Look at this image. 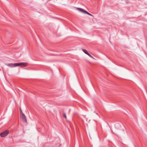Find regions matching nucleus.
Masks as SVG:
<instances>
[{
  "label": "nucleus",
  "instance_id": "f257e3e1",
  "mask_svg": "<svg viewBox=\"0 0 147 147\" xmlns=\"http://www.w3.org/2000/svg\"><path fill=\"white\" fill-rule=\"evenodd\" d=\"M76 10L84 14H86L88 15L89 16L88 17V18H94V17L92 15L89 13L87 11L83 9L80 8H76Z\"/></svg>",
  "mask_w": 147,
  "mask_h": 147
},
{
  "label": "nucleus",
  "instance_id": "f03ea898",
  "mask_svg": "<svg viewBox=\"0 0 147 147\" xmlns=\"http://www.w3.org/2000/svg\"><path fill=\"white\" fill-rule=\"evenodd\" d=\"M13 67L20 66L22 67H25L26 66V64L25 63L21 62L14 63L13 64Z\"/></svg>",
  "mask_w": 147,
  "mask_h": 147
},
{
  "label": "nucleus",
  "instance_id": "7ed1b4c3",
  "mask_svg": "<svg viewBox=\"0 0 147 147\" xmlns=\"http://www.w3.org/2000/svg\"><path fill=\"white\" fill-rule=\"evenodd\" d=\"M9 132L7 131H5L1 133L0 134V136L2 137H5L8 134Z\"/></svg>",
  "mask_w": 147,
  "mask_h": 147
},
{
  "label": "nucleus",
  "instance_id": "20e7f679",
  "mask_svg": "<svg viewBox=\"0 0 147 147\" xmlns=\"http://www.w3.org/2000/svg\"><path fill=\"white\" fill-rule=\"evenodd\" d=\"M21 117L23 122H26L27 120L26 118V116L23 113H22V115H21Z\"/></svg>",
  "mask_w": 147,
  "mask_h": 147
},
{
  "label": "nucleus",
  "instance_id": "39448f33",
  "mask_svg": "<svg viewBox=\"0 0 147 147\" xmlns=\"http://www.w3.org/2000/svg\"><path fill=\"white\" fill-rule=\"evenodd\" d=\"M7 65L10 67H13V63H11L8 64Z\"/></svg>",
  "mask_w": 147,
  "mask_h": 147
},
{
  "label": "nucleus",
  "instance_id": "423d86ee",
  "mask_svg": "<svg viewBox=\"0 0 147 147\" xmlns=\"http://www.w3.org/2000/svg\"><path fill=\"white\" fill-rule=\"evenodd\" d=\"M120 126V124L118 123L116 124L115 125V127L117 128H118Z\"/></svg>",
  "mask_w": 147,
  "mask_h": 147
},
{
  "label": "nucleus",
  "instance_id": "0eeeda50",
  "mask_svg": "<svg viewBox=\"0 0 147 147\" xmlns=\"http://www.w3.org/2000/svg\"><path fill=\"white\" fill-rule=\"evenodd\" d=\"M82 51L86 54H87L88 53V52L86 50L83 49Z\"/></svg>",
  "mask_w": 147,
  "mask_h": 147
},
{
  "label": "nucleus",
  "instance_id": "6e6552de",
  "mask_svg": "<svg viewBox=\"0 0 147 147\" xmlns=\"http://www.w3.org/2000/svg\"><path fill=\"white\" fill-rule=\"evenodd\" d=\"M63 115L65 118H66V114L65 113H63Z\"/></svg>",
  "mask_w": 147,
  "mask_h": 147
},
{
  "label": "nucleus",
  "instance_id": "1a4fd4ad",
  "mask_svg": "<svg viewBox=\"0 0 147 147\" xmlns=\"http://www.w3.org/2000/svg\"><path fill=\"white\" fill-rule=\"evenodd\" d=\"M89 57H91V58H92L94 59V58L92 56H91V55H90Z\"/></svg>",
  "mask_w": 147,
  "mask_h": 147
},
{
  "label": "nucleus",
  "instance_id": "9d476101",
  "mask_svg": "<svg viewBox=\"0 0 147 147\" xmlns=\"http://www.w3.org/2000/svg\"><path fill=\"white\" fill-rule=\"evenodd\" d=\"M87 55H88V56H90V55L89 53H88L87 54Z\"/></svg>",
  "mask_w": 147,
  "mask_h": 147
},
{
  "label": "nucleus",
  "instance_id": "9b49d317",
  "mask_svg": "<svg viewBox=\"0 0 147 147\" xmlns=\"http://www.w3.org/2000/svg\"><path fill=\"white\" fill-rule=\"evenodd\" d=\"M20 111L21 112V113H22H22H22V111L21 109H20Z\"/></svg>",
  "mask_w": 147,
  "mask_h": 147
}]
</instances>
